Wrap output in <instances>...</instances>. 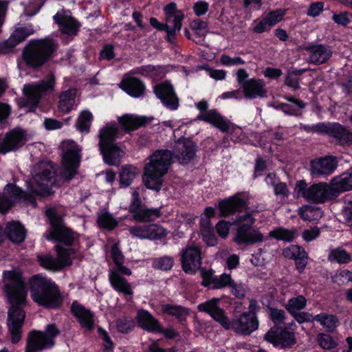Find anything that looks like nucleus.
Listing matches in <instances>:
<instances>
[{
  "label": "nucleus",
  "instance_id": "1",
  "mask_svg": "<svg viewBox=\"0 0 352 352\" xmlns=\"http://www.w3.org/2000/svg\"><path fill=\"white\" fill-rule=\"evenodd\" d=\"M54 171L50 163H41L34 170L32 180L30 182L29 190L27 193L14 185L8 184L5 186L3 194L0 195V212H6L12 204L17 199H23L26 204L35 207L36 200L32 193L45 196L52 193L51 186L54 183Z\"/></svg>",
  "mask_w": 352,
  "mask_h": 352
},
{
  "label": "nucleus",
  "instance_id": "2",
  "mask_svg": "<svg viewBox=\"0 0 352 352\" xmlns=\"http://www.w3.org/2000/svg\"><path fill=\"white\" fill-rule=\"evenodd\" d=\"M4 290L12 305L8 311V327L12 342H18L21 338V329L25 319V312L21 305L25 302L27 292L18 270L5 271L3 274Z\"/></svg>",
  "mask_w": 352,
  "mask_h": 352
},
{
  "label": "nucleus",
  "instance_id": "3",
  "mask_svg": "<svg viewBox=\"0 0 352 352\" xmlns=\"http://www.w3.org/2000/svg\"><path fill=\"white\" fill-rule=\"evenodd\" d=\"M219 298H212L198 305L199 311L208 313L215 321L226 330H232L242 335H250L258 328V320L256 316L243 313L238 318L230 320L225 311L219 307Z\"/></svg>",
  "mask_w": 352,
  "mask_h": 352
},
{
  "label": "nucleus",
  "instance_id": "4",
  "mask_svg": "<svg viewBox=\"0 0 352 352\" xmlns=\"http://www.w3.org/2000/svg\"><path fill=\"white\" fill-rule=\"evenodd\" d=\"M30 294L39 306L54 309L61 305L63 299L54 282L46 276L36 275L30 280Z\"/></svg>",
  "mask_w": 352,
  "mask_h": 352
},
{
  "label": "nucleus",
  "instance_id": "5",
  "mask_svg": "<svg viewBox=\"0 0 352 352\" xmlns=\"http://www.w3.org/2000/svg\"><path fill=\"white\" fill-rule=\"evenodd\" d=\"M172 160L173 155L168 150H158L151 155L144 166L143 180L146 188L156 191L161 189L162 178L167 173Z\"/></svg>",
  "mask_w": 352,
  "mask_h": 352
},
{
  "label": "nucleus",
  "instance_id": "6",
  "mask_svg": "<svg viewBox=\"0 0 352 352\" xmlns=\"http://www.w3.org/2000/svg\"><path fill=\"white\" fill-rule=\"evenodd\" d=\"M121 136V133L116 123H107L99 132V146L105 163L118 166L124 155L115 141Z\"/></svg>",
  "mask_w": 352,
  "mask_h": 352
},
{
  "label": "nucleus",
  "instance_id": "7",
  "mask_svg": "<svg viewBox=\"0 0 352 352\" xmlns=\"http://www.w3.org/2000/svg\"><path fill=\"white\" fill-rule=\"evenodd\" d=\"M254 219L250 213L239 214L233 224L236 232L233 240L237 244H253L264 240L263 235L257 230L252 228Z\"/></svg>",
  "mask_w": 352,
  "mask_h": 352
},
{
  "label": "nucleus",
  "instance_id": "8",
  "mask_svg": "<svg viewBox=\"0 0 352 352\" xmlns=\"http://www.w3.org/2000/svg\"><path fill=\"white\" fill-rule=\"evenodd\" d=\"M45 214L51 226L45 234V238L66 245H72L76 238V234L64 225L62 219L57 215L54 208L47 209Z\"/></svg>",
  "mask_w": 352,
  "mask_h": 352
},
{
  "label": "nucleus",
  "instance_id": "9",
  "mask_svg": "<svg viewBox=\"0 0 352 352\" xmlns=\"http://www.w3.org/2000/svg\"><path fill=\"white\" fill-rule=\"evenodd\" d=\"M54 50V44L50 39L32 41L23 52V59L28 65L37 67L46 62Z\"/></svg>",
  "mask_w": 352,
  "mask_h": 352
},
{
  "label": "nucleus",
  "instance_id": "10",
  "mask_svg": "<svg viewBox=\"0 0 352 352\" xmlns=\"http://www.w3.org/2000/svg\"><path fill=\"white\" fill-rule=\"evenodd\" d=\"M54 85V78L53 75L47 76L46 80L39 83L25 84L23 88L24 97L19 105L28 108V111H34L43 94L46 91H51Z\"/></svg>",
  "mask_w": 352,
  "mask_h": 352
},
{
  "label": "nucleus",
  "instance_id": "11",
  "mask_svg": "<svg viewBox=\"0 0 352 352\" xmlns=\"http://www.w3.org/2000/svg\"><path fill=\"white\" fill-rule=\"evenodd\" d=\"M63 157L62 175L66 179H71L77 173L80 160L81 148L72 140L62 142Z\"/></svg>",
  "mask_w": 352,
  "mask_h": 352
},
{
  "label": "nucleus",
  "instance_id": "12",
  "mask_svg": "<svg viewBox=\"0 0 352 352\" xmlns=\"http://www.w3.org/2000/svg\"><path fill=\"white\" fill-rule=\"evenodd\" d=\"M59 331L54 324H48L45 332L33 331L28 337L25 352H39L43 349L52 347L54 344V338Z\"/></svg>",
  "mask_w": 352,
  "mask_h": 352
},
{
  "label": "nucleus",
  "instance_id": "13",
  "mask_svg": "<svg viewBox=\"0 0 352 352\" xmlns=\"http://www.w3.org/2000/svg\"><path fill=\"white\" fill-rule=\"evenodd\" d=\"M56 251L57 252L56 258H54L50 254L38 255L37 258L40 265L46 270L58 271L72 264L75 255L72 249H65L57 245Z\"/></svg>",
  "mask_w": 352,
  "mask_h": 352
},
{
  "label": "nucleus",
  "instance_id": "14",
  "mask_svg": "<svg viewBox=\"0 0 352 352\" xmlns=\"http://www.w3.org/2000/svg\"><path fill=\"white\" fill-rule=\"evenodd\" d=\"M195 107L200 111L197 119L212 124L222 132H228L230 130L231 127L230 122L216 109L207 110L208 103L206 100H203L196 103Z\"/></svg>",
  "mask_w": 352,
  "mask_h": 352
},
{
  "label": "nucleus",
  "instance_id": "15",
  "mask_svg": "<svg viewBox=\"0 0 352 352\" xmlns=\"http://www.w3.org/2000/svg\"><path fill=\"white\" fill-rule=\"evenodd\" d=\"M164 10L167 39L173 43L176 33L182 29L184 14L182 10H177L176 3L173 2L165 6Z\"/></svg>",
  "mask_w": 352,
  "mask_h": 352
},
{
  "label": "nucleus",
  "instance_id": "16",
  "mask_svg": "<svg viewBox=\"0 0 352 352\" xmlns=\"http://www.w3.org/2000/svg\"><path fill=\"white\" fill-rule=\"evenodd\" d=\"M30 140L29 135L21 128H15L8 133L5 140L0 142V153H7L24 145Z\"/></svg>",
  "mask_w": 352,
  "mask_h": 352
},
{
  "label": "nucleus",
  "instance_id": "17",
  "mask_svg": "<svg viewBox=\"0 0 352 352\" xmlns=\"http://www.w3.org/2000/svg\"><path fill=\"white\" fill-rule=\"evenodd\" d=\"M201 249L198 245H188L182 252V265L185 272L195 273L201 266Z\"/></svg>",
  "mask_w": 352,
  "mask_h": 352
},
{
  "label": "nucleus",
  "instance_id": "18",
  "mask_svg": "<svg viewBox=\"0 0 352 352\" xmlns=\"http://www.w3.org/2000/svg\"><path fill=\"white\" fill-rule=\"evenodd\" d=\"M154 92L166 108L170 110L177 109L179 100L169 82H165L155 85Z\"/></svg>",
  "mask_w": 352,
  "mask_h": 352
},
{
  "label": "nucleus",
  "instance_id": "19",
  "mask_svg": "<svg viewBox=\"0 0 352 352\" xmlns=\"http://www.w3.org/2000/svg\"><path fill=\"white\" fill-rule=\"evenodd\" d=\"M195 147L192 140L180 138L175 142L173 155L180 164H188L195 155Z\"/></svg>",
  "mask_w": 352,
  "mask_h": 352
},
{
  "label": "nucleus",
  "instance_id": "20",
  "mask_svg": "<svg viewBox=\"0 0 352 352\" xmlns=\"http://www.w3.org/2000/svg\"><path fill=\"white\" fill-rule=\"evenodd\" d=\"M333 188L325 183L311 186L306 190L305 199L308 201L322 203L333 196Z\"/></svg>",
  "mask_w": 352,
  "mask_h": 352
},
{
  "label": "nucleus",
  "instance_id": "21",
  "mask_svg": "<svg viewBox=\"0 0 352 352\" xmlns=\"http://www.w3.org/2000/svg\"><path fill=\"white\" fill-rule=\"evenodd\" d=\"M212 270H201V275L203 278L201 284L205 287H211L213 289H221L230 286L232 279L230 274L223 273L219 276H214Z\"/></svg>",
  "mask_w": 352,
  "mask_h": 352
},
{
  "label": "nucleus",
  "instance_id": "22",
  "mask_svg": "<svg viewBox=\"0 0 352 352\" xmlns=\"http://www.w3.org/2000/svg\"><path fill=\"white\" fill-rule=\"evenodd\" d=\"M265 340L274 346L290 347L296 343L294 334L282 330L271 329L265 334Z\"/></svg>",
  "mask_w": 352,
  "mask_h": 352
},
{
  "label": "nucleus",
  "instance_id": "23",
  "mask_svg": "<svg viewBox=\"0 0 352 352\" xmlns=\"http://www.w3.org/2000/svg\"><path fill=\"white\" fill-rule=\"evenodd\" d=\"M132 74H135L133 70L125 74L119 86L129 96L138 98L143 94L144 85L140 79L132 76Z\"/></svg>",
  "mask_w": 352,
  "mask_h": 352
},
{
  "label": "nucleus",
  "instance_id": "24",
  "mask_svg": "<svg viewBox=\"0 0 352 352\" xmlns=\"http://www.w3.org/2000/svg\"><path fill=\"white\" fill-rule=\"evenodd\" d=\"M337 167L335 157L327 156L324 158L313 160L311 162L310 171L315 176L331 175Z\"/></svg>",
  "mask_w": 352,
  "mask_h": 352
},
{
  "label": "nucleus",
  "instance_id": "25",
  "mask_svg": "<svg viewBox=\"0 0 352 352\" xmlns=\"http://www.w3.org/2000/svg\"><path fill=\"white\" fill-rule=\"evenodd\" d=\"M54 21L58 24L62 33L67 35H75L78 31V25L74 19L69 11L62 10L54 16Z\"/></svg>",
  "mask_w": 352,
  "mask_h": 352
},
{
  "label": "nucleus",
  "instance_id": "26",
  "mask_svg": "<svg viewBox=\"0 0 352 352\" xmlns=\"http://www.w3.org/2000/svg\"><path fill=\"white\" fill-rule=\"evenodd\" d=\"M243 94L244 98L250 100L266 97L267 91L264 82L260 79L251 78L244 83Z\"/></svg>",
  "mask_w": 352,
  "mask_h": 352
},
{
  "label": "nucleus",
  "instance_id": "27",
  "mask_svg": "<svg viewBox=\"0 0 352 352\" xmlns=\"http://www.w3.org/2000/svg\"><path fill=\"white\" fill-rule=\"evenodd\" d=\"M71 311L83 328L89 331L94 328V315L89 309L76 301L71 306Z\"/></svg>",
  "mask_w": 352,
  "mask_h": 352
},
{
  "label": "nucleus",
  "instance_id": "28",
  "mask_svg": "<svg viewBox=\"0 0 352 352\" xmlns=\"http://www.w3.org/2000/svg\"><path fill=\"white\" fill-rule=\"evenodd\" d=\"M310 61L315 65L325 63L331 56L332 52L322 45H309L306 47Z\"/></svg>",
  "mask_w": 352,
  "mask_h": 352
},
{
  "label": "nucleus",
  "instance_id": "29",
  "mask_svg": "<svg viewBox=\"0 0 352 352\" xmlns=\"http://www.w3.org/2000/svg\"><path fill=\"white\" fill-rule=\"evenodd\" d=\"M285 257L296 260L299 272H302L307 263V254L298 245H291L283 251Z\"/></svg>",
  "mask_w": 352,
  "mask_h": 352
},
{
  "label": "nucleus",
  "instance_id": "30",
  "mask_svg": "<svg viewBox=\"0 0 352 352\" xmlns=\"http://www.w3.org/2000/svg\"><path fill=\"white\" fill-rule=\"evenodd\" d=\"M121 274H122L121 272L109 271V279L110 283L113 289L119 293H122L126 296H131L133 290L131 284Z\"/></svg>",
  "mask_w": 352,
  "mask_h": 352
},
{
  "label": "nucleus",
  "instance_id": "31",
  "mask_svg": "<svg viewBox=\"0 0 352 352\" xmlns=\"http://www.w3.org/2000/svg\"><path fill=\"white\" fill-rule=\"evenodd\" d=\"M35 32L36 30L31 24H28L23 27L17 28L13 32L8 41L3 44V45L12 47Z\"/></svg>",
  "mask_w": 352,
  "mask_h": 352
},
{
  "label": "nucleus",
  "instance_id": "32",
  "mask_svg": "<svg viewBox=\"0 0 352 352\" xmlns=\"http://www.w3.org/2000/svg\"><path fill=\"white\" fill-rule=\"evenodd\" d=\"M243 200L236 196L231 197L227 199L223 200L219 204L221 216H229L239 210L243 207Z\"/></svg>",
  "mask_w": 352,
  "mask_h": 352
},
{
  "label": "nucleus",
  "instance_id": "33",
  "mask_svg": "<svg viewBox=\"0 0 352 352\" xmlns=\"http://www.w3.org/2000/svg\"><path fill=\"white\" fill-rule=\"evenodd\" d=\"M137 320L139 326L148 331H156L160 329L158 321L148 311H139Z\"/></svg>",
  "mask_w": 352,
  "mask_h": 352
},
{
  "label": "nucleus",
  "instance_id": "34",
  "mask_svg": "<svg viewBox=\"0 0 352 352\" xmlns=\"http://www.w3.org/2000/svg\"><path fill=\"white\" fill-rule=\"evenodd\" d=\"M111 257L115 263V267L111 268L110 271L121 272L122 274L130 276L131 271L130 269L124 266V257L118 248V244L115 243L111 248Z\"/></svg>",
  "mask_w": 352,
  "mask_h": 352
},
{
  "label": "nucleus",
  "instance_id": "35",
  "mask_svg": "<svg viewBox=\"0 0 352 352\" xmlns=\"http://www.w3.org/2000/svg\"><path fill=\"white\" fill-rule=\"evenodd\" d=\"M120 124L126 131L137 129L145 123V118L132 114H126L118 118Z\"/></svg>",
  "mask_w": 352,
  "mask_h": 352
},
{
  "label": "nucleus",
  "instance_id": "36",
  "mask_svg": "<svg viewBox=\"0 0 352 352\" xmlns=\"http://www.w3.org/2000/svg\"><path fill=\"white\" fill-rule=\"evenodd\" d=\"M162 311L163 314L174 316L180 322L184 321L189 315L188 309L182 306L173 304L162 305Z\"/></svg>",
  "mask_w": 352,
  "mask_h": 352
},
{
  "label": "nucleus",
  "instance_id": "37",
  "mask_svg": "<svg viewBox=\"0 0 352 352\" xmlns=\"http://www.w3.org/2000/svg\"><path fill=\"white\" fill-rule=\"evenodd\" d=\"M133 72L157 80L164 76L166 70L163 67L148 65L138 67L133 69Z\"/></svg>",
  "mask_w": 352,
  "mask_h": 352
},
{
  "label": "nucleus",
  "instance_id": "38",
  "mask_svg": "<svg viewBox=\"0 0 352 352\" xmlns=\"http://www.w3.org/2000/svg\"><path fill=\"white\" fill-rule=\"evenodd\" d=\"M7 233L10 241L21 243L25 237L26 232L23 226L19 222H10L7 226Z\"/></svg>",
  "mask_w": 352,
  "mask_h": 352
},
{
  "label": "nucleus",
  "instance_id": "39",
  "mask_svg": "<svg viewBox=\"0 0 352 352\" xmlns=\"http://www.w3.org/2000/svg\"><path fill=\"white\" fill-rule=\"evenodd\" d=\"M160 216L159 208H140L133 213V219L138 221H153Z\"/></svg>",
  "mask_w": 352,
  "mask_h": 352
},
{
  "label": "nucleus",
  "instance_id": "40",
  "mask_svg": "<svg viewBox=\"0 0 352 352\" xmlns=\"http://www.w3.org/2000/svg\"><path fill=\"white\" fill-rule=\"evenodd\" d=\"M331 137L335 138L341 145L352 144V133L338 123H335Z\"/></svg>",
  "mask_w": 352,
  "mask_h": 352
},
{
  "label": "nucleus",
  "instance_id": "41",
  "mask_svg": "<svg viewBox=\"0 0 352 352\" xmlns=\"http://www.w3.org/2000/svg\"><path fill=\"white\" fill-rule=\"evenodd\" d=\"M139 173V169L134 166L126 165L123 166L119 174L120 185L124 187L129 186Z\"/></svg>",
  "mask_w": 352,
  "mask_h": 352
},
{
  "label": "nucleus",
  "instance_id": "42",
  "mask_svg": "<svg viewBox=\"0 0 352 352\" xmlns=\"http://www.w3.org/2000/svg\"><path fill=\"white\" fill-rule=\"evenodd\" d=\"M313 320L319 322L327 331H333L338 325V319L332 314L322 313L313 317Z\"/></svg>",
  "mask_w": 352,
  "mask_h": 352
},
{
  "label": "nucleus",
  "instance_id": "43",
  "mask_svg": "<svg viewBox=\"0 0 352 352\" xmlns=\"http://www.w3.org/2000/svg\"><path fill=\"white\" fill-rule=\"evenodd\" d=\"M76 89H69L60 96L58 109L63 113H67L75 105Z\"/></svg>",
  "mask_w": 352,
  "mask_h": 352
},
{
  "label": "nucleus",
  "instance_id": "44",
  "mask_svg": "<svg viewBox=\"0 0 352 352\" xmlns=\"http://www.w3.org/2000/svg\"><path fill=\"white\" fill-rule=\"evenodd\" d=\"M191 28L195 33L192 39L197 43H201L208 33L207 23L199 19L194 20L191 23Z\"/></svg>",
  "mask_w": 352,
  "mask_h": 352
},
{
  "label": "nucleus",
  "instance_id": "45",
  "mask_svg": "<svg viewBox=\"0 0 352 352\" xmlns=\"http://www.w3.org/2000/svg\"><path fill=\"white\" fill-rule=\"evenodd\" d=\"M328 260L340 264H346L351 261V256L344 249L337 248L329 251Z\"/></svg>",
  "mask_w": 352,
  "mask_h": 352
},
{
  "label": "nucleus",
  "instance_id": "46",
  "mask_svg": "<svg viewBox=\"0 0 352 352\" xmlns=\"http://www.w3.org/2000/svg\"><path fill=\"white\" fill-rule=\"evenodd\" d=\"M332 182L337 186L336 189L338 190L347 191L352 190V168L340 177L334 178Z\"/></svg>",
  "mask_w": 352,
  "mask_h": 352
},
{
  "label": "nucleus",
  "instance_id": "47",
  "mask_svg": "<svg viewBox=\"0 0 352 352\" xmlns=\"http://www.w3.org/2000/svg\"><path fill=\"white\" fill-rule=\"evenodd\" d=\"M269 235L278 240L290 242L296 237V230H288L279 227L270 231Z\"/></svg>",
  "mask_w": 352,
  "mask_h": 352
},
{
  "label": "nucleus",
  "instance_id": "48",
  "mask_svg": "<svg viewBox=\"0 0 352 352\" xmlns=\"http://www.w3.org/2000/svg\"><path fill=\"white\" fill-rule=\"evenodd\" d=\"M205 221L203 225H200V231L203 240L208 246H214L217 243V239L214 233L211 224H207Z\"/></svg>",
  "mask_w": 352,
  "mask_h": 352
},
{
  "label": "nucleus",
  "instance_id": "49",
  "mask_svg": "<svg viewBox=\"0 0 352 352\" xmlns=\"http://www.w3.org/2000/svg\"><path fill=\"white\" fill-rule=\"evenodd\" d=\"M299 214L303 220L311 221L321 218L322 212L319 208L304 206L299 209Z\"/></svg>",
  "mask_w": 352,
  "mask_h": 352
},
{
  "label": "nucleus",
  "instance_id": "50",
  "mask_svg": "<svg viewBox=\"0 0 352 352\" xmlns=\"http://www.w3.org/2000/svg\"><path fill=\"white\" fill-rule=\"evenodd\" d=\"M306 306L307 299L302 295H298L291 298L285 308L290 314H292L305 309Z\"/></svg>",
  "mask_w": 352,
  "mask_h": 352
},
{
  "label": "nucleus",
  "instance_id": "51",
  "mask_svg": "<svg viewBox=\"0 0 352 352\" xmlns=\"http://www.w3.org/2000/svg\"><path fill=\"white\" fill-rule=\"evenodd\" d=\"M92 120L93 116L90 111L87 110L82 111L76 124L78 129L82 133H89Z\"/></svg>",
  "mask_w": 352,
  "mask_h": 352
},
{
  "label": "nucleus",
  "instance_id": "52",
  "mask_svg": "<svg viewBox=\"0 0 352 352\" xmlns=\"http://www.w3.org/2000/svg\"><path fill=\"white\" fill-rule=\"evenodd\" d=\"M97 222L100 227L108 230H112L118 225V221L109 212L100 214Z\"/></svg>",
  "mask_w": 352,
  "mask_h": 352
},
{
  "label": "nucleus",
  "instance_id": "53",
  "mask_svg": "<svg viewBox=\"0 0 352 352\" xmlns=\"http://www.w3.org/2000/svg\"><path fill=\"white\" fill-rule=\"evenodd\" d=\"M150 230L149 225H138L133 226L129 229L130 234L140 239H148Z\"/></svg>",
  "mask_w": 352,
  "mask_h": 352
},
{
  "label": "nucleus",
  "instance_id": "54",
  "mask_svg": "<svg viewBox=\"0 0 352 352\" xmlns=\"http://www.w3.org/2000/svg\"><path fill=\"white\" fill-rule=\"evenodd\" d=\"M333 281L338 285H345L352 282V272L349 270L338 271L332 277Z\"/></svg>",
  "mask_w": 352,
  "mask_h": 352
},
{
  "label": "nucleus",
  "instance_id": "55",
  "mask_svg": "<svg viewBox=\"0 0 352 352\" xmlns=\"http://www.w3.org/2000/svg\"><path fill=\"white\" fill-rule=\"evenodd\" d=\"M167 234L166 230L157 224H150V230L148 239L156 240L165 237Z\"/></svg>",
  "mask_w": 352,
  "mask_h": 352
},
{
  "label": "nucleus",
  "instance_id": "56",
  "mask_svg": "<svg viewBox=\"0 0 352 352\" xmlns=\"http://www.w3.org/2000/svg\"><path fill=\"white\" fill-rule=\"evenodd\" d=\"M173 265V260L170 256H162L155 258L153 261V267L162 270H169Z\"/></svg>",
  "mask_w": 352,
  "mask_h": 352
},
{
  "label": "nucleus",
  "instance_id": "57",
  "mask_svg": "<svg viewBox=\"0 0 352 352\" xmlns=\"http://www.w3.org/2000/svg\"><path fill=\"white\" fill-rule=\"evenodd\" d=\"M285 14V10L279 9L273 12H270L266 16H265V17L267 20L270 25L273 26L280 22L283 19Z\"/></svg>",
  "mask_w": 352,
  "mask_h": 352
},
{
  "label": "nucleus",
  "instance_id": "58",
  "mask_svg": "<svg viewBox=\"0 0 352 352\" xmlns=\"http://www.w3.org/2000/svg\"><path fill=\"white\" fill-rule=\"evenodd\" d=\"M317 340L320 346L324 349H331L336 346L331 336L328 334L320 333L318 336Z\"/></svg>",
  "mask_w": 352,
  "mask_h": 352
},
{
  "label": "nucleus",
  "instance_id": "59",
  "mask_svg": "<svg viewBox=\"0 0 352 352\" xmlns=\"http://www.w3.org/2000/svg\"><path fill=\"white\" fill-rule=\"evenodd\" d=\"M134 321L131 318H120L117 321V328L120 332L126 333L134 327Z\"/></svg>",
  "mask_w": 352,
  "mask_h": 352
},
{
  "label": "nucleus",
  "instance_id": "60",
  "mask_svg": "<svg viewBox=\"0 0 352 352\" xmlns=\"http://www.w3.org/2000/svg\"><path fill=\"white\" fill-rule=\"evenodd\" d=\"M43 0H31L28 5L25 8V13L28 16H34L38 12L43 5Z\"/></svg>",
  "mask_w": 352,
  "mask_h": 352
},
{
  "label": "nucleus",
  "instance_id": "61",
  "mask_svg": "<svg viewBox=\"0 0 352 352\" xmlns=\"http://www.w3.org/2000/svg\"><path fill=\"white\" fill-rule=\"evenodd\" d=\"M220 62L221 64H223L225 66L227 67H231V66H236V65H244L245 61L240 57L235 56V57H230L226 54H223L221 56Z\"/></svg>",
  "mask_w": 352,
  "mask_h": 352
},
{
  "label": "nucleus",
  "instance_id": "62",
  "mask_svg": "<svg viewBox=\"0 0 352 352\" xmlns=\"http://www.w3.org/2000/svg\"><path fill=\"white\" fill-rule=\"evenodd\" d=\"M306 69H295L292 72H291L287 78H286V84L287 85L294 88L297 89L299 87V83L298 79L294 77V76H298L302 74L303 72H306Z\"/></svg>",
  "mask_w": 352,
  "mask_h": 352
},
{
  "label": "nucleus",
  "instance_id": "63",
  "mask_svg": "<svg viewBox=\"0 0 352 352\" xmlns=\"http://www.w3.org/2000/svg\"><path fill=\"white\" fill-rule=\"evenodd\" d=\"M334 127L335 123L327 124L324 123H318L317 124L311 126V131L316 133H324L331 136L334 129Z\"/></svg>",
  "mask_w": 352,
  "mask_h": 352
},
{
  "label": "nucleus",
  "instance_id": "64",
  "mask_svg": "<svg viewBox=\"0 0 352 352\" xmlns=\"http://www.w3.org/2000/svg\"><path fill=\"white\" fill-rule=\"evenodd\" d=\"M352 14L348 12H343L340 14H334L332 16L333 21L339 25H346L351 22Z\"/></svg>",
  "mask_w": 352,
  "mask_h": 352
}]
</instances>
